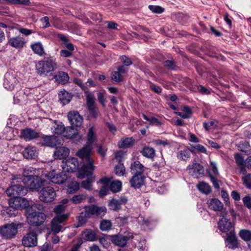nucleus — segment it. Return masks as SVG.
I'll list each match as a JSON object with an SVG mask.
<instances>
[{
  "label": "nucleus",
  "instance_id": "5",
  "mask_svg": "<svg viewBox=\"0 0 251 251\" xmlns=\"http://www.w3.org/2000/svg\"><path fill=\"white\" fill-rule=\"evenodd\" d=\"M69 214L63 213L62 215H56L51 220L50 229L54 234L63 232L65 229V222L69 217Z\"/></svg>",
  "mask_w": 251,
  "mask_h": 251
},
{
  "label": "nucleus",
  "instance_id": "10",
  "mask_svg": "<svg viewBox=\"0 0 251 251\" xmlns=\"http://www.w3.org/2000/svg\"><path fill=\"white\" fill-rule=\"evenodd\" d=\"M27 189L18 184L13 185L6 190V194L12 198H22L27 193Z\"/></svg>",
  "mask_w": 251,
  "mask_h": 251
},
{
  "label": "nucleus",
  "instance_id": "57",
  "mask_svg": "<svg viewBox=\"0 0 251 251\" xmlns=\"http://www.w3.org/2000/svg\"><path fill=\"white\" fill-rule=\"evenodd\" d=\"M243 202L244 205L249 209L251 208V198L249 196H246L243 198Z\"/></svg>",
  "mask_w": 251,
  "mask_h": 251
},
{
  "label": "nucleus",
  "instance_id": "25",
  "mask_svg": "<svg viewBox=\"0 0 251 251\" xmlns=\"http://www.w3.org/2000/svg\"><path fill=\"white\" fill-rule=\"evenodd\" d=\"M65 136L68 138L73 139L74 141H76V143H80L83 140L82 136L77 134L73 126L68 127L66 128Z\"/></svg>",
  "mask_w": 251,
  "mask_h": 251
},
{
  "label": "nucleus",
  "instance_id": "63",
  "mask_svg": "<svg viewBox=\"0 0 251 251\" xmlns=\"http://www.w3.org/2000/svg\"><path fill=\"white\" fill-rule=\"evenodd\" d=\"M192 147L200 152L204 153H206L207 152L206 149L201 145L197 144L195 146H192Z\"/></svg>",
  "mask_w": 251,
  "mask_h": 251
},
{
  "label": "nucleus",
  "instance_id": "16",
  "mask_svg": "<svg viewBox=\"0 0 251 251\" xmlns=\"http://www.w3.org/2000/svg\"><path fill=\"white\" fill-rule=\"evenodd\" d=\"M68 119L72 125V126H80L83 122V119L77 111H73L68 113Z\"/></svg>",
  "mask_w": 251,
  "mask_h": 251
},
{
  "label": "nucleus",
  "instance_id": "9",
  "mask_svg": "<svg viewBox=\"0 0 251 251\" xmlns=\"http://www.w3.org/2000/svg\"><path fill=\"white\" fill-rule=\"evenodd\" d=\"M56 192L54 189L50 186L44 187L39 193L40 200L46 203L54 201L56 197Z\"/></svg>",
  "mask_w": 251,
  "mask_h": 251
},
{
  "label": "nucleus",
  "instance_id": "1",
  "mask_svg": "<svg viewBox=\"0 0 251 251\" xmlns=\"http://www.w3.org/2000/svg\"><path fill=\"white\" fill-rule=\"evenodd\" d=\"M97 136L95 129L91 127L88 132L86 144L81 149L78 151L77 155L82 159L83 161H85L88 164H85L82 171L86 169L90 170V171L94 170V160L91 157V152L93 149V144L96 140Z\"/></svg>",
  "mask_w": 251,
  "mask_h": 251
},
{
  "label": "nucleus",
  "instance_id": "45",
  "mask_svg": "<svg viewBox=\"0 0 251 251\" xmlns=\"http://www.w3.org/2000/svg\"><path fill=\"white\" fill-rule=\"evenodd\" d=\"M239 236L243 240L248 242L251 241V231L247 229H241L239 233Z\"/></svg>",
  "mask_w": 251,
  "mask_h": 251
},
{
  "label": "nucleus",
  "instance_id": "60",
  "mask_svg": "<svg viewBox=\"0 0 251 251\" xmlns=\"http://www.w3.org/2000/svg\"><path fill=\"white\" fill-rule=\"evenodd\" d=\"M108 188L106 186H102L99 192V196L103 197L107 195L108 192Z\"/></svg>",
  "mask_w": 251,
  "mask_h": 251
},
{
  "label": "nucleus",
  "instance_id": "50",
  "mask_svg": "<svg viewBox=\"0 0 251 251\" xmlns=\"http://www.w3.org/2000/svg\"><path fill=\"white\" fill-rule=\"evenodd\" d=\"M115 172L118 176H124L125 173V167L123 164L119 162L115 167Z\"/></svg>",
  "mask_w": 251,
  "mask_h": 251
},
{
  "label": "nucleus",
  "instance_id": "42",
  "mask_svg": "<svg viewBox=\"0 0 251 251\" xmlns=\"http://www.w3.org/2000/svg\"><path fill=\"white\" fill-rule=\"evenodd\" d=\"M84 238L89 241H94L97 239L96 232L91 229H86L83 232Z\"/></svg>",
  "mask_w": 251,
  "mask_h": 251
},
{
  "label": "nucleus",
  "instance_id": "11",
  "mask_svg": "<svg viewBox=\"0 0 251 251\" xmlns=\"http://www.w3.org/2000/svg\"><path fill=\"white\" fill-rule=\"evenodd\" d=\"M17 229V225L12 223L2 227L0 229V233L3 237L6 239H10L16 235Z\"/></svg>",
  "mask_w": 251,
  "mask_h": 251
},
{
  "label": "nucleus",
  "instance_id": "4",
  "mask_svg": "<svg viewBox=\"0 0 251 251\" xmlns=\"http://www.w3.org/2000/svg\"><path fill=\"white\" fill-rule=\"evenodd\" d=\"M83 162V165L78 170V172L77 174V176L79 178H83L85 176L87 177V180L82 181L81 187L86 190L90 191L92 189V183L95 180V177L93 176V173L94 170L91 172L90 170L86 169L84 171H82L84 166L85 164H88V163H87L85 161Z\"/></svg>",
  "mask_w": 251,
  "mask_h": 251
},
{
  "label": "nucleus",
  "instance_id": "56",
  "mask_svg": "<svg viewBox=\"0 0 251 251\" xmlns=\"http://www.w3.org/2000/svg\"><path fill=\"white\" fill-rule=\"evenodd\" d=\"M17 30L19 32L25 36H28L34 32L32 30L23 27L18 28Z\"/></svg>",
  "mask_w": 251,
  "mask_h": 251
},
{
  "label": "nucleus",
  "instance_id": "62",
  "mask_svg": "<svg viewBox=\"0 0 251 251\" xmlns=\"http://www.w3.org/2000/svg\"><path fill=\"white\" fill-rule=\"evenodd\" d=\"M5 212L9 217H14L17 213V210L16 209H12V208H11L10 206L6 209Z\"/></svg>",
  "mask_w": 251,
  "mask_h": 251
},
{
  "label": "nucleus",
  "instance_id": "22",
  "mask_svg": "<svg viewBox=\"0 0 251 251\" xmlns=\"http://www.w3.org/2000/svg\"><path fill=\"white\" fill-rule=\"evenodd\" d=\"M219 229L223 232H230L231 230H234L231 222L225 218H222L218 222Z\"/></svg>",
  "mask_w": 251,
  "mask_h": 251
},
{
  "label": "nucleus",
  "instance_id": "23",
  "mask_svg": "<svg viewBox=\"0 0 251 251\" xmlns=\"http://www.w3.org/2000/svg\"><path fill=\"white\" fill-rule=\"evenodd\" d=\"M207 204L208 208L214 211H222L224 208L223 204L218 199H210L207 201Z\"/></svg>",
  "mask_w": 251,
  "mask_h": 251
},
{
  "label": "nucleus",
  "instance_id": "40",
  "mask_svg": "<svg viewBox=\"0 0 251 251\" xmlns=\"http://www.w3.org/2000/svg\"><path fill=\"white\" fill-rule=\"evenodd\" d=\"M67 193L73 194L76 192L79 188V183L75 181L69 182L67 185Z\"/></svg>",
  "mask_w": 251,
  "mask_h": 251
},
{
  "label": "nucleus",
  "instance_id": "61",
  "mask_svg": "<svg viewBox=\"0 0 251 251\" xmlns=\"http://www.w3.org/2000/svg\"><path fill=\"white\" fill-rule=\"evenodd\" d=\"M221 196L223 198L226 205L229 204V197L228 194L224 190L221 191Z\"/></svg>",
  "mask_w": 251,
  "mask_h": 251
},
{
  "label": "nucleus",
  "instance_id": "46",
  "mask_svg": "<svg viewBox=\"0 0 251 251\" xmlns=\"http://www.w3.org/2000/svg\"><path fill=\"white\" fill-rule=\"evenodd\" d=\"M142 117L144 120L149 121L151 125H155L158 126L162 125V123L155 117H149L144 114L142 115Z\"/></svg>",
  "mask_w": 251,
  "mask_h": 251
},
{
  "label": "nucleus",
  "instance_id": "64",
  "mask_svg": "<svg viewBox=\"0 0 251 251\" xmlns=\"http://www.w3.org/2000/svg\"><path fill=\"white\" fill-rule=\"evenodd\" d=\"M163 65L170 69L174 70L175 68V65L171 60H166L163 62Z\"/></svg>",
  "mask_w": 251,
  "mask_h": 251
},
{
  "label": "nucleus",
  "instance_id": "24",
  "mask_svg": "<svg viewBox=\"0 0 251 251\" xmlns=\"http://www.w3.org/2000/svg\"><path fill=\"white\" fill-rule=\"evenodd\" d=\"M20 137L25 141H30L38 137V133L31 128H25L22 130Z\"/></svg>",
  "mask_w": 251,
  "mask_h": 251
},
{
  "label": "nucleus",
  "instance_id": "35",
  "mask_svg": "<svg viewBox=\"0 0 251 251\" xmlns=\"http://www.w3.org/2000/svg\"><path fill=\"white\" fill-rule=\"evenodd\" d=\"M42 144L46 146L54 147L56 146V138L52 136H44L42 139Z\"/></svg>",
  "mask_w": 251,
  "mask_h": 251
},
{
  "label": "nucleus",
  "instance_id": "19",
  "mask_svg": "<svg viewBox=\"0 0 251 251\" xmlns=\"http://www.w3.org/2000/svg\"><path fill=\"white\" fill-rule=\"evenodd\" d=\"M26 42L25 38L18 35L9 38L7 43L12 47L18 49L23 48Z\"/></svg>",
  "mask_w": 251,
  "mask_h": 251
},
{
  "label": "nucleus",
  "instance_id": "27",
  "mask_svg": "<svg viewBox=\"0 0 251 251\" xmlns=\"http://www.w3.org/2000/svg\"><path fill=\"white\" fill-rule=\"evenodd\" d=\"M70 151L68 148L65 147H59L56 148L54 152L55 159H62L68 156Z\"/></svg>",
  "mask_w": 251,
  "mask_h": 251
},
{
  "label": "nucleus",
  "instance_id": "31",
  "mask_svg": "<svg viewBox=\"0 0 251 251\" xmlns=\"http://www.w3.org/2000/svg\"><path fill=\"white\" fill-rule=\"evenodd\" d=\"M25 198H11L9 201V205L12 209L16 210L22 206L21 201H24Z\"/></svg>",
  "mask_w": 251,
  "mask_h": 251
},
{
  "label": "nucleus",
  "instance_id": "52",
  "mask_svg": "<svg viewBox=\"0 0 251 251\" xmlns=\"http://www.w3.org/2000/svg\"><path fill=\"white\" fill-rule=\"evenodd\" d=\"M149 9L154 13L161 14L164 11V8L158 5H150Z\"/></svg>",
  "mask_w": 251,
  "mask_h": 251
},
{
  "label": "nucleus",
  "instance_id": "30",
  "mask_svg": "<svg viewBox=\"0 0 251 251\" xmlns=\"http://www.w3.org/2000/svg\"><path fill=\"white\" fill-rule=\"evenodd\" d=\"M55 81L62 84L67 83L69 79L68 74L64 72H59L54 76Z\"/></svg>",
  "mask_w": 251,
  "mask_h": 251
},
{
  "label": "nucleus",
  "instance_id": "8",
  "mask_svg": "<svg viewBox=\"0 0 251 251\" xmlns=\"http://www.w3.org/2000/svg\"><path fill=\"white\" fill-rule=\"evenodd\" d=\"M106 211L107 209L104 206L99 207L94 204H90L85 206L84 217L90 218L94 215L102 217L105 215Z\"/></svg>",
  "mask_w": 251,
  "mask_h": 251
},
{
  "label": "nucleus",
  "instance_id": "38",
  "mask_svg": "<svg viewBox=\"0 0 251 251\" xmlns=\"http://www.w3.org/2000/svg\"><path fill=\"white\" fill-rule=\"evenodd\" d=\"M59 98L61 103L63 105H65L70 101L71 97L68 92L65 90H63L60 91L59 94Z\"/></svg>",
  "mask_w": 251,
  "mask_h": 251
},
{
  "label": "nucleus",
  "instance_id": "37",
  "mask_svg": "<svg viewBox=\"0 0 251 251\" xmlns=\"http://www.w3.org/2000/svg\"><path fill=\"white\" fill-rule=\"evenodd\" d=\"M141 153L144 156L151 159H152L155 155V151L153 148L149 147H144Z\"/></svg>",
  "mask_w": 251,
  "mask_h": 251
},
{
  "label": "nucleus",
  "instance_id": "43",
  "mask_svg": "<svg viewBox=\"0 0 251 251\" xmlns=\"http://www.w3.org/2000/svg\"><path fill=\"white\" fill-rule=\"evenodd\" d=\"M177 157L178 159L182 160H187L190 157V152L188 149H184L183 150L179 151L177 154Z\"/></svg>",
  "mask_w": 251,
  "mask_h": 251
},
{
  "label": "nucleus",
  "instance_id": "39",
  "mask_svg": "<svg viewBox=\"0 0 251 251\" xmlns=\"http://www.w3.org/2000/svg\"><path fill=\"white\" fill-rule=\"evenodd\" d=\"M53 127V132L56 134H61L64 131L65 128L63 123L59 121H54Z\"/></svg>",
  "mask_w": 251,
  "mask_h": 251
},
{
  "label": "nucleus",
  "instance_id": "58",
  "mask_svg": "<svg viewBox=\"0 0 251 251\" xmlns=\"http://www.w3.org/2000/svg\"><path fill=\"white\" fill-rule=\"evenodd\" d=\"M210 167L211 168L212 172H210L212 176H216L219 174L218 170L217 167L216 163L213 161L210 162Z\"/></svg>",
  "mask_w": 251,
  "mask_h": 251
},
{
  "label": "nucleus",
  "instance_id": "44",
  "mask_svg": "<svg viewBox=\"0 0 251 251\" xmlns=\"http://www.w3.org/2000/svg\"><path fill=\"white\" fill-rule=\"evenodd\" d=\"M198 188L201 192L208 194L211 192V187L208 183L201 182L198 185Z\"/></svg>",
  "mask_w": 251,
  "mask_h": 251
},
{
  "label": "nucleus",
  "instance_id": "20",
  "mask_svg": "<svg viewBox=\"0 0 251 251\" xmlns=\"http://www.w3.org/2000/svg\"><path fill=\"white\" fill-rule=\"evenodd\" d=\"M226 242V246L230 249H234L237 247L238 242L234 230H231L227 233Z\"/></svg>",
  "mask_w": 251,
  "mask_h": 251
},
{
  "label": "nucleus",
  "instance_id": "59",
  "mask_svg": "<svg viewBox=\"0 0 251 251\" xmlns=\"http://www.w3.org/2000/svg\"><path fill=\"white\" fill-rule=\"evenodd\" d=\"M154 143L158 146H162L163 147H165L166 146H168L170 144V142L167 140H160V139H157L155 140L154 141Z\"/></svg>",
  "mask_w": 251,
  "mask_h": 251
},
{
  "label": "nucleus",
  "instance_id": "49",
  "mask_svg": "<svg viewBox=\"0 0 251 251\" xmlns=\"http://www.w3.org/2000/svg\"><path fill=\"white\" fill-rule=\"evenodd\" d=\"M7 4H24L29 5L30 1L29 0H4Z\"/></svg>",
  "mask_w": 251,
  "mask_h": 251
},
{
  "label": "nucleus",
  "instance_id": "12",
  "mask_svg": "<svg viewBox=\"0 0 251 251\" xmlns=\"http://www.w3.org/2000/svg\"><path fill=\"white\" fill-rule=\"evenodd\" d=\"M64 172H75L78 167V161L76 158L71 157L63 160L61 165Z\"/></svg>",
  "mask_w": 251,
  "mask_h": 251
},
{
  "label": "nucleus",
  "instance_id": "18",
  "mask_svg": "<svg viewBox=\"0 0 251 251\" xmlns=\"http://www.w3.org/2000/svg\"><path fill=\"white\" fill-rule=\"evenodd\" d=\"M187 170L191 176L196 178L203 175L204 173L203 167L200 164L197 163H193L192 164L189 165Z\"/></svg>",
  "mask_w": 251,
  "mask_h": 251
},
{
  "label": "nucleus",
  "instance_id": "26",
  "mask_svg": "<svg viewBox=\"0 0 251 251\" xmlns=\"http://www.w3.org/2000/svg\"><path fill=\"white\" fill-rule=\"evenodd\" d=\"M144 179L143 175H134L130 180L131 187L135 188H140L144 184Z\"/></svg>",
  "mask_w": 251,
  "mask_h": 251
},
{
  "label": "nucleus",
  "instance_id": "6",
  "mask_svg": "<svg viewBox=\"0 0 251 251\" xmlns=\"http://www.w3.org/2000/svg\"><path fill=\"white\" fill-rule=\"evenodd\" d=\"M22 181L26 187L32 191H38L43 184L42 179L36 175L25 176Z\"/></svg>",
  "mask_w": 251,
  "mask_h": 251
},
{
  "label": "nucleus",
  "instance_id": "29",
  "mask_svg": "<svg viewBox=\"0 0 251 251\" xmlns=\"http://www.w3.org/2000/svg\"><path fill=\"white\" fill-rule=\"evenodd\" d=\"M30 47L35 53L40 56L45 54L43 46L40 42H35L31 44Z\"/></svg>",
  "mask_w": 251,
  "mask_h": 251
},
{
  "label": "nucleus",
  "instance_id": "41",
  "mask_svg": "<svg viewBox=\"0 0 251 251\" xmlns=\"http://www.w3.org/2000/svg\"><path fill=\"white\" fill-rule=\"evenodd\" d=\"M241 151L249 155L251 154V146L247 141H242L240 142L238 146Z\"/></svg>",
  "mask_w": 251,
  "mask_h": 251
},
{
  "label": "nucleus",
  "instance_id": "7",
  "mask_svg": "<svg viewBox=\"0 0 251 251\" xmlns=\"http://www.w3.org/2000/svg\"><path fill=\"white\" fill-rule=\"evenodd\" d=\"M3 85L4 88L9 91H12L19 86L17 75L14 71H9L5 74Z\"/></svg>",
  "mask_w": 251,
  "mask_h": 251
},
{
  "label": "nucleus",
  "instance_id": "21",
  "mask_svg": "<svg viewBox=\"0 0 251 251\" xmlns=\"http://www.w3.org/2000/svg\"><path fill=\"white\" fill-rule=\"evenodd\" d=\"M127 201L125 197H121L119 199H113L109 202L110 209L113 211H117L121 208V205L125 204Z\"/></svg>",
  "mask_w": 251,
  "mask_h": 251
},
{
  "label": "nucleus",
  "instance_id": "32",
  "mask_svg": "<svg viewBox=\"0 0 251 251\" xmlns=\"http://www.w3.org/2000/svg\"><path fill=\"white\" fill-rule=\"evenodd\" d=\"M24 156L27 159H33L37 156L36 149L33 147H28L23 152Z\"/></svg>",
  "mask_w": 251,
  "mask_h": 251
},
{
  "label": "nucleus",
  "instance_id": "17",
  "mask_svg": "<svg viewBox=\"0 0 251 251\" xmlns=\"http://www.w3.org/2000/svg\"><path fill=\"white\" fill-rule=\"evenodd\" d=\"M95 99L92 93H88L86 96V104L90 114L94 118L98 116V110L95 105Z\"/></svg>",
  "mask_w": 251,
  "mask_h": 251
},
{
  "label": "nucleus",
  "instance_id": "34",
  "mask_svg": "<svg viewBox=\"0 0 251 251\" xmlns=\"http://www.w3.org/2000/svg\"><path fill=\"white\" fill-rule=\"evenodd\" d=\"M134 141L132 138H123L118 142V146L121 148H129L133 145Z\"/></svg>",
  "mask_w": 251,
  "mask_h": 251
},
{
  "label": "nucleus",
  "instance_id": "2",
  "mask_svg": "<svg viewBox=\"0 0 251 251\" xmlns=\"http://www.w3.org/2000/svg\"><path fill=\"white\" fill-rule=\"evenodd\" d=\"M44 206L40 203H34L26 209L28 223L32 226H39L43 224L46 219V215L42 212Z\"/></svg>",
  "mask_w": 251,
  "mask_h": 251
},
{
  "label": "nucleus",
  "instance_id": "47",
  "mask_svg": "<svg viewBox=\"0 0 251 251\" xmlns=\"http://www.w3.org/2000/svg\"><path fill=\"white\" fill-rule=\"evenodd\" d=\"M87 198V195L85 194H79L74 196L71 201L72 203L78 204L82 202Z\"/></svg>",
  "mask_w": 251,
  "mask_h": 251
},
{
  "label": "nucleus",
  "instance_id": "55",
  "mask_svg": "<svg viewBox=\"0 0 251 251\" xmlns=\"http://www.w3.org/2000/svg\"><path fill=\"white\" fill-rule=\"evenodd\" d=\"M209 176L210 178L211 181L212 182L214 185V187L216 189H219L220 187L219 181L217 178H216L214 176H212L210 173H209Z\"/></svg>",
  "mask_w": 251,
  "mask_h": 251
},
{
  "label": "nucleus",
  "instance_id": "51",
  "mask_svg": "<svg viewBox=\"0 0 251 251\" xmlns=\"http://www.w3.org/2000/svg\"><path fill=\"white\" fill-rule=\"evenodd\" d=\"M244 185L248 189H251V175L249 174L242 177Z\"/></svg>",
  "mask_w": 251,
  "mask_h": 251
},
{
  "label": "nucleus",
  "instance_id": "36",
  "mask_svg": "<svg viewBox=\"0 0 251 251\" xmlns=\"http://www.w3.org/2000/svg\"><path fill=\"white\" fill-rule=\"evenodd\" d=\"M122 183L120 180H113L111 181L109 186V189L113 193L120 192L122 189Z\"/></svg>",
  "mask_w": 251,
  "mask_h": 251
},
{
  "label": "nucleus",
  "instance_id": "54",
  "mask_svg": "<svg viewBox=\"0 0 251 251\" xmlns=\"http://www.w3.org/2000/svg\"><path fill=\"white\" fill-rule=\"evenodd\" d=\"M66 208V205L59 204L54 207L53 211L56 215H62V213L65 210Z\"/></svg>",
  "mask_w": 251,
  "mask_h": 251
},
{
  "label": "nucleus",
  "instance_id": "53",
  "mask_svg": "<svg viewBox=\"0 0 251 251\" xmlns=\"http://www.w3.org/2000/svg\"><path fill=\"white\" fill-rule=\"evenodd\" d=\"M112 79L116 82H121L123 80V77L121 73L118 71L113 72L111 75Z\"/></svg>",
  "mask_w": 251,
  "mask_h": 251
},
{
  "label": "nucleus",
  "instance_id": "48",
  "mask_svg": "<svg viewBox=\"0 0 251 251\" xmlns=\"http://www.w3.org/2000/svg\"><path fill=\"white\" fill-rule=\"evenodd\" d=\"M112 223L110 220H102L100 224V229L102 231H107L111 229Z\"/></svg>",
  "mask_w": 251,
  "mask_h": 251
},
{
  "label": "nucleus",
  "instance_id": "14",
  "mask_svg": "<svg viewBox=\"0 0 251 251\" xmlns=\"http://www.w3.org/2000/svg\"><path fill=\"white\" fill-rule=\"evenodd\" d=\"M47 176L51 182L57 184L64 183L67 179V176L65 172L57 174L54 170L50 171Z\"/></svg>",
  "mask_w": 251,
  "mask_h": 251
},
{
  "label": "nucleus",
  "instance_id": "13",
  "mask_svg": "<svg viewBox=\"0 0 251 251\" xmlns=\"http://www.w3.org/2000/svg\"><path fill=\"white\" fill-rule=\"evenodd\" d=\"M133 238V233L131 232L127 233V235H123L122 234L113 235L111 236L112 242L116 246L121 247H125L127 241Z\"/></svg>",
  "mask_w": 251,
  "mask_h": 251
},
{
  "label": "nucleus",
  "instance_id": "28",
  "mask_svg": "<svg viewBox=\"0 0 251 251\" xmlns=\"http://www.w3.org/2000/svg\"><path fill=\"white\" fill-rule=\"evenodd\" d=\"M130 169L134 175H143L145 167L139 161H135L131 164Z\"/></svg>",
  "mask_w": 251,
  "mask_h": 251
},
{
  "label": "nucleus",
  "instance_id": "3",
  "mask_svg": "<svg viewBox=\"0 0 251 251\" xmlns=\"http://www.w3.org/2000/svg\"><path fill=\"white\" fill-rule=\"evenodd\" d=\"M38 74L41 76L50 75L57 68V64L51 57L38 61L35 65Z\"/></svg>",
  "mask_w": 251,
  "mask_h": 251
},
{
  "label": "nucleus",
  "instance_id": "15",
  "mask_svg": "<svg viewBox=\"0 0 251 251\" xmlns=\"http://www.w3.org/2000/svg\"><path fill=\"white\" fill-rule=\"evenodd\" d=\"M22 244L25 247H33L37 244V234L31 231L26 234L22 239Z\"/></svg>",
  "mask_w": 251,
  "mask_h": 251
},
{
  "label": "nucleus",
  "instance_id": "33",
  "mask_svg": "<svg viewBox=\"0 0 251 251\" xmlns=\"http://www.w3.org/2000/svg\"><path fill=\"white\" fill-rule=\"evenodd\" d=\"M234 158L236 163L240 168L241 172L243 174H245L246 170L245 169V161L243 157L240 153H237L234 154Z\"/></svg>",
  "mask_w": 251,
  "mask_h": 251
}]
</instances>
